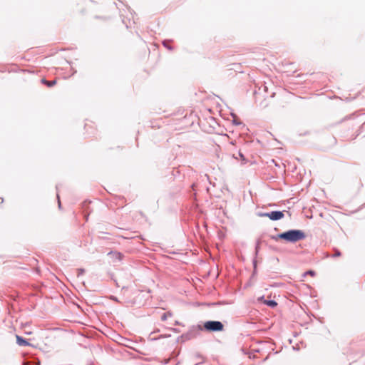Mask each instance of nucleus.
I'll return each instance as SVG.
<instances>
[{
  "label": "nucleus",
  "mask_w": 365,
  "mask_h": 365,
  "mask_svg": "<svg viewBox=\"0 0 365 365\" xmlns=\"http://www.w3.org/2000/svg\"><path fill=\"white\" fill-rule=\"evenodd\" d=\"M306 237L305 234L299 230H289L287 232L280 233L277 235V237L275 238L277 239H282L284 240L287 242H295L297 241H299L301 240H303Z\"/></svg>",
  "instance_id": "obj_1"
},
{
  "label": "nucleus",
  "mask_w": 365,
  "mask_h": 365,
  "mask_svg": "<svg viewBox=\"0 0 365 365\" xmlns=\"http://www.w3.org/2000/svg\"><path fill=\"white\" fill-rule=\"evenodd\" d=\"M204 328L209 331H220L223 330V324L218 321H207L204 324Z\"/></svg>",
  "instance_id": "obj_2"
},
{
  "label": "nucleus",
  "mask_w": 365,
  "mask_h": 365,
  "mask_svg": "<svg viewBox=\"0 0 365 365\" xmlns=\"http://www.w3.org/2000/svg\"><path fill=\"white\" fill-rule=\"evenodd\" d=\"M260 217H266L271 220H279L284 217V213L281 211H272L270 212L260 213Z\"/></svg>",
  "instance_id": "obj_3"
},
{
  "label": "nucleus",
  "mask_w": 365,
  "mask_h": 365,
  "mask_svg": "<svg viewBox=\"0 0 365 365\" xmlns=\"http://www.w3.org/2000/svg\"><path fill=\"white\" fill-rule=\"evenodd\" d=\"M16 342L19 346H29L30 344L21 336L16 335Z\"/></svg>",
  "instance_id": "obj_4"
},
{
  "label": "nucleus",
  "mask_w": 365,
  "mask_h": 365,
  "mask_svg": "<svg viewBox=\"0 0 365 365\" xmlns=\"http://www.w3.org/2000/svg\"><path fill=\"white\" fill-rule=\"evenodd\" d=\"M41 82H42L43 83L46 84V85L47 86H48V87H51V86H53L56 85V80H53V81H47V80H46V79H44V78H43V79L41 80Z\"/></svg>",
  "instance_id": "obj_5"
},
{
  "label": "nucleus",
  "mask_w": 365,
  "mask_h": 365,
  "mask_svg": "<svg viewBox=\"0 0 365 365\" xmlns=\"http://www.w3.org/2000/svg\"><path fill=\"white\" fill-rule=\"evenodd\" d=\"M110 255L120 261L123 259V255L120 252H110Z\"/></svg>",
  "instance_id": "obj_6"
},
{
  "label": "nucleus",
  "mask_w": 365,
  "mask_h": 365,
  "mask_svg": "<svg viewBox=\"0 0 365 365\" xmlns=\"http://www.w3.org/2000/svg\"><path fill=\"white\" fill-rule=\"evenodd\" d=\"M264 304L270 306V307H275L277 306V302L275 301H273V300H269V301H264Z\"/></svg>",
  "instance_id": "obj_7"
},
{
  "label": "nucleus",
  "mask_w": 365,
  "mask_h": 365,
  "mask_svg": "<svg viewBox=\"0 0 365 365\" xmlns=\"http://www.w3.org/2000/svg\"><path fill=\"white\" fill-rule=\"evenodd\" d=\"M305 274H309V275L313 277V276L315 275V272L314 271H312V270H309V271L305 273Z\"/></svg>",
  "instance_id": "obj_8"
},
{
  "label": "nucleus",
  "mask_w": 365,
  "mask_h": 365,
  "mask_svg": "<svg viewBox=\"0 0 365 365\" xmlns=\"http://www.w3.org/2000/svg\"><path fill=\"white\" fill-rule=\"evenodd\" d=\"M340 255H341V253H340L339 251H336L334 255V257H339Z\"/></svg>",
  "instance_id": "obj_9"
},
{
  "label": "nucleus",
  "mask_w": 365,
  "mask_h": 365,
  "mask_svg": "<svg viewBox=\"0 0 365 365\" xmlns=\"http://www.w3.org/2000/svg\"><path fill=\"white\" fill-rule=\"evenodd\" d=\"M240 158H242V159H244V156H243V155H242V154L240 153Z\"/></svg>",
  "instance_id": "obj_10"
}]
</instances>
